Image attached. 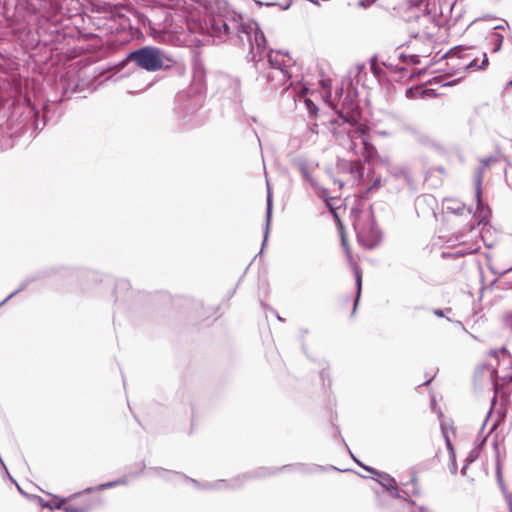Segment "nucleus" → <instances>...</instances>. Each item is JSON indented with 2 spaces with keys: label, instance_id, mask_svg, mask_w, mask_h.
Wrapping results in <instances>:
<instances>
[{
  "label": "nucleus",
  "instance_id": "obj_15",
  "mask_svg": "<svg viewBox=\"0 0 512 512\" xmlns=\"http://www.w3.org/2000/svg\"><path fill=\"white\" fill-rule=\"evenodd\" d=\"M126 483L127 482H126L125 479H118V480H115V481H110V482L101 484V485L97 486L96 488H87L85 490V492H91V491H94V490L101 491V490H104V489H107V488L114 487L116 485L126 484Z\"/></svg>",
  "mask_w": 512,
  "mask_h": 512
},
{
  "label": "nucleus",
  "instance_id": "obj_26",
  "mask_svg": "<svg viewBox=\"0 0 512 512\" xmlns=\"http://www.w3.org/2000/svg\"><path fill=\"white\" fill-rule=\"evenodd\" d=\"M375 1H376V0H361V1L359 2V5H360L361 7H364V8H365V7H368V6H370L371 4H373Z\"/></svg>",
  "mask_w": 512,
  "mask_h": 512
},
{
  "label": "nucleus",
  "instance_id": "obj_8",
  "mask_svg": "<svg viewBox=\"0 0 512 512\" xmlns=\"http://www.w3.org/2000/svg\"><path fill=\"white\" fill-rule=\"evenodd\" d=\"M376 160L377 164L383 167L388 173L394 177L406 176V168L397 163L391 155H378V153L372 158Z\"/></svg>",
  "mask_w": 512,
  "mask_h": 512
},
{
  "label": "nucleus",
  "instance_id": "obj_5",
  "mask_svg": "<svg viewBox=\"0 0 512 512\" xmlns=\"http://www.w3.org/2000/svg\"><path fill=\"white\" fill-rule=\"evenodd\" d=\"M358 242L365 248L372 249L381 241V232L377 228L371 211L361 213L354 222Z\"/></svg>",
  "mask_w": 512,
  "mask_h": 512
},
{
  "label": "nucleus",
  "instance_id": "obj_36",
  "mask_svg": "<svg viewBox=\"0 0 512 512\" xmlns=\"http://www.w3.org/2000/svg\"><path fill=\"white\" fill-rule=\"evenodd\" d=\"M55 497H56V496H53L52 501H49V503H51L52 505H55Z\"/></svg>",
  "mask_w": 512,
  "mask_h": 512
},
{
  "label": "nucleus",
  "instance_id": "obj_34",
  "mask_svg": "<svg viewBox=\"0 0 512 512\" xmlns=\"http://www.w3.org/2000/svg\"><path fill=\"white\" fill-rule=\"evenodd\" d=\"M508 503H509V507H510V512H512V500L510 498L508 500Z\"/></svg>",
  "mask_w": 512,
  "mask_h": 512
},
{
  "label": "nucleus",
  "instance_id": "obj_4",
  "mask_svg": "<svg viewBox=\"0 0 512 512\" xmlns=\"http://www.w3.org/2000/svg\"><path fill=\"white\" fill-rule=\"evenodd\" d=\"M129 59L142 69L157 71L168 68L172 60L159 48L145 46L129 54Z\"/></svg>",
  "mask_w": 512,
  "mask_h": 512
},
{
  "label": "nucleus",
  "instance_id": "obj_38",
  "mask_svg": "<svg viewBox=\"0 0 512 512\" xmlns=\"http://www.w3.org/2000/svg\"><path fill=\"white\" fill-rule=\"evenodd\" d=\"M342 243H343L344 246H346V240H345L344 237H342Z\"/></svg>",
  "mask_w": 512,
  "mask_h": 512
},
{
  "label": "nucleus",
  "instance_id": "obj_32",
  "mask_svg": "<svg viewBox=\"0 0 512 512\" xmlns=\"http://www.w3.org/2000/svg\"><path fill=\"white\" fill-rule=\"evenodd\" d=\"M380 183H381L380 179H376V180L374 181V183H373V187H375V186H380Z\"/></svg>",
  "mask_w": 512,
  "mask_h": 512
},
{
  "label": "nucleus",
  "instance_id": "obj_27",
  "mask_svg": "<svg viewBox=\"0 0 512 512\" xmlns=\"http://www.w3.org/2000/svg\"><path fill=\"white\" fill-rule=\"evenodd\" d=\"M23 287H24V286H21V287H20V288H18L16 291H14V292H12L10 295H8V296L4 299V301H3L1 304L5 303V302H7L9 299H11L14 295H16L19 291H21V290L23 289Z\"/></svg>",
  "mask_w": 512,
  "mask_h": 512
},
{
  "label": "nucleus",
  "instance_id": "obj_17",
  "mask_svg": "<svg viewBox=\"0 0 512 512\" xmlns=\"http://www.w3.org/2000/svg\"><path fill=\"white\" fill-rule=\"evenodd\" d=\"M487 62H488L487 55H486V54H484V55H483V60H482V62H481V65H478V64H477V60H476V59H474V60L470 61L469 63L464 64V65H463V68H465V69H473V70H477V69H479V68H483V67H485V66H486V64H487Z\"/></svg>",
  "mask_w": 512,
  "mask_h": 512
},
{
  "label": "nucleus",
  "instance_id": "obj_1",
  "mask_svg": "<svg viewBox=\"0 0 512 512\" xmlns=\"http://www.w3.org/2000/svg\"><path fill=\"white\" fill-rule=\"evenodd\" d=\"M212 33L217 37L236 33L241 42L248 43L256 69L268 81L276 85H284L289 81L291 57L281 51L273 50L263 56L266 49V38L257 22L244 21L241 16L231 19L219 16L212 21Z\"/></svg>",
  "mask_w": 512,
  "mask_h": 512
},
{
  "label": "nucleus",
  "instance_id": "obj_6",
  "mask_svg": "<svg viewBox=\"0 0 512 512\" xmlns=\"http://www.w3.org/2000/svg\"><path fill=\"white\" fill-rule=\"evenodd\" d=\"M487 166L488 162L482 161L480 167L476 170L474 174L475 196L477 200L478 217L480 218L479 224L484 222L490 214L489 208L485 207L481 201V185L483 181L484 170L486 169Z\"/></svg>",
  "mask_w": 512,
  "mask_h": 512
},
{
  "label": "nucleus",
  "instance_id": "obj_33",
  "mask_svg": "<svg viewBox=\"0 0 512 512\" xmlns=\"http://www.w3.org/2000/svg\"><path fill=\"white\" fill-rule=\"evenodd\" d=\"M406 94H407V96H408V97H412L413 90H412V89H408V90L406 91Z\"/></svg>",
  "mask_w": 512,
  "mask_h": 512
},
{
  "label": "nucleus",
  "instance_id": "obj_29",
  "mask_svg": "<svg viewBox=\"0 0 512 512\" xmlns=\"http://www.w3.org/2000/svg\"><path fill=\"white\" fill-rule=\"evenodd\" d=\"M505 27H509V24L506 21H503L502 24L494 26V31H497L499 29H505Z\"/></svg>",
  "mask_w": 512,
  "mask_h": 512
},
{
  "label": "nucleus",
  "instance_id": "obj_37",
  "mask_svg": "<svg viewBox=\"0 0 512 512\" xmlns=\"http://www.w3.org/2000/svg\"><path fill=\"white\" fill-rule=\"evenodd\" d=\"M455 254H456V255H463V254H464V252H463V251H457Z\"/></svg>",
  "mask_w": 512,
  "mask_h": 512
},
{
  "label": "nucleus",
  "instance_id": "obj_19",
  "mask_svg": "<svg viewBox=\"0 0 512 512\" xmlns=\"http://www.w3.org/2000/svg\"><path fill=\"white\" fill-rule=\"evenodd\" d=\"M354 274H355V279H356V284H357V299H358L360 297L361 287H362V275H361V271L358 266L354 267Z\"/></svg>",
  "mask_w": 512,
  "mask_h": 512
},
{
  "label": "nucleus",
  "instance_id": "obj_13",
  "mask_svg": "<svg viewBox=\"0 0 512 512\" xmlns=\"http://www.w3.org/2000/svg\"><path fill=\"white\" fill-rule=\"evenodd\" d=\"M422 4L423 0H403L398 4L397 9L406 12L414 8L419 9Z\"/></svg>",
  "mask_w": 512,
  "mask_h": 512
},
{
  "label": "nucleus",
  "instance_id": "obj_11",
  "mask_svg": "<svg viewBox=\"0 0 512 512\" xmlns=\"http://www.w3.org/2000/svg\"><path fill=\"white\" fill-rule=\"evenodd\" d=\"M272 207H273L272 194H271V191H270V187L268 186L267 209H266V226H265L263 245H265V243H266V241L268 239V234H269L270 224H271V218H272Z\"/></svg>",
  "mask_w": 512,
  "mask_h": 512
},
{
  "label": "nucleus",
  "instance_id": "obj_3",
  "mask_svg": "<svg viewBox=\"0 0 512 512\" xmlns=\"http://www.w3.org/2000/svg\"><path fill=\"white\" fill-rule=\"evenodd\" d=\"M479 381L497 389L499 385L512 382V358L505 348L492 350L487 357V363L476 371Z\"/></svg>",
  "mask_w": 512,
  "mask_h": 512
},
{
  "label": "nucleus",
  "instance_id": "obj_24",
  "mask_svg": "<svg viewBox=\"0 0 512 512\" xmlns=\"http://www.w3.org/2000/svg\"><path fill=\"white\" fill-rule=\"evenodd\" d=\"M212 487L216 488V489H222V488L228 487V485H227L226 481L219 480L215 484H213Z\"/></svg>",
  "mask_w": 512,
  "mask_h": 512
},
{
  "label": "nucleus",
  "instance_id": "obj_20",
  "mask_svg": "<svg viewBox=\"0 0 512 512\" xmlns=\"http://www.w3.org/2000/svg\"><path fill=\"white\" fill-rule=\"evenodd\" d=\"M447 448L450 452V458H451L450 471L452 474H455L456 470H457L456 459H455V454H454L452 445L450 444L449 440H447Z\"/></svg>",
  "mask_w": 512,
  "mask_h": 512
},
{
  "label": "nucleus",
  "instance_id": "obj_7",
  "mask_svg": "<svg viewBox=\"0 0 512 512\" xmlns=\"http://www.w3.org/2000/svg\"><path fill=\"white\" fill-rule=\"evenodd\" d=\"M66 499L67 502L61 508L64 512H89L93 508V501L81 497V493L74 494Z\"/></svg>",
  "mask_w": 512,
  "mask_h": 512
},
{
  "label": "nucleus",
  "instance_id": "obj_22",
  "mask_svg": "<svg viewBox=\"0 0 512 512\" xmlns=\"http://www.w3.org/2000/svg\"><path fill=\"white\" fill-rule=\"evenodd\" d=\"M321 85L325 88V100L329 102L331 99L330 83H321Z\"/></svg>",
  "mask_w": 512,
  "mask_h": 512
},
{
  "label": "nucleus",
  "instance_id": "obj_16",
  "mask_svg": "<svg viewBox=\"0 0 512 512\" xmlns=\"http://www.w3.org/2000/svg\"><path fill=\"white\" fill-rule=\"evenodd\" d=\"M66 502L67 499H61V497H55V505H52L51 503L46 502L42 499L40 500L41 506L49 509H60Z\"/></svg>",
  "mask_w": 512,
  "mask_h": 512
},
{
  "label": "nucleus",
  "instance_id": "obj_21",
  "mask_svg": "<svg viewBox=\"0 0 512 512\" xmlns=\"http://www.w3.org/2000/svg\"><path fill=\"white\" fill-rule=\"evenodd\" d=\"M499 273L500 274L512 273V267L507 269V270H504L502 272H499ZM503 285H504L505 288H512V280L506 279L503 282Z\"/></svg>",
  "mask_w": 512,
  "mask_h": 512
},
{
  "label": "nucleus",
  "instance_id": "obj_23",
  "mask_svg": "<svg viewBox=\"0 0 512 512\" xmlns=\"http://www.w3.org/2000/svg\"><path fill=\"white\" fill-rule=\"evenodd\" d=\"M305 104L310 112H315L317 110L315 104L310 99L306 98Z\"/></svg>",
  "mask_w": 512,
  "mask_h": 512
},
{
  "label": "nucleus",
  "instance_id": "obj_35",
  "mask_svg": "<svg viewBox=\"0 0 512 512\" xmlns=\"http://www.w3.org/2000/svg\"><path fill=\"white\" fill-rule=\"evenodd\" d=\"M419 512H429V511L427 509L421 507V508H419Z\"/></svg>",
  "mask_w": 512,
  "mask_h": 512
},
{
  "label": "nucleus",
  "instance_id": "obj_9",
  "mask_svg": "<svg viewBox=\"0 0 512 512\" xmlns=\"http://www.w3.org/2000/svg\"><path fill=\"white\" fill-rule=\"evenodd\" d=\"M354 460L361 466L363 467L365 470L373 473L374 475L378 476L379 479L377 480L383 487H385L388 491H390V493L394 496V497H398V489H397V486L395 484V480L394 478H392L390 475L388 474H385V473H380L376 470H374L373 468H370L368 466H364L363 464H361L358 460H356L354 458Z\"/></svg>",
  "mask_w": 512,
  "mask_h": 512
},
{
  "label": "nucleus",
  "instance_id": "obj_28",
  "mask_svg": "<svg viewBox=\"0 0 512 512\" xmlns=\"http://www.w3.org/2000/svg\"><path fill=\"white\" fill-rule=\"evenodd\" d=\"M505 324L512 329V313L505 317Z\"/></svg>",
  "mask_w": 512,
  "mask_h": 512
},
{
  "label": "nucleus",
  "instance_id": "obj_10",
  "mask_svg": "<svg viewBox=\"0 0 512 512\" xmlns=\"http://www.w3.org/2000/svg\"><path fill=\"white\" fill-rule=\"evenodd\" d=\"M444 210L446 213L462 215L466 211V207L462 202L458 200L447 199L444 202Z\"/></svg>",
  "mask_w": 512,
  "mask_h": 512
},
{
  "label": "nucleus",
  "instance_id": "obj_2",
  "mask_svg": "<svg viewBox=\"0 0 512 512\" xmlns=\"http://www.w3.org/2000/svg\"><path fill=\"white\" fill-rule=\"evenodd\" d=\"M342 124L335 132L338 144L354 156H363L365 161L371 162L377 154L376 148L369 142L368 128L355 119H348L340 115Z\"/></svg>",
  "mask_w": 512,
  "mask_h": 512
},
{
  "label": "nucleus",
  "instance_id": "obj_30",
  "mask_svg": "<svg viewBox=\"0 0 512 512\" xmlns=\"http://www.w3.org/2000/svg\"><path fill=\"white\" fill-rule=\"evenodd\" d=\"M434 315L437 316V317H444V311L443 310H440V309H435L433 311Z\"/></svg>",
  "mask_w": 512,
  "mask_h": 512
},
{
  "label": "nucleus",
  "instance_id": "obj_12",
  "mask_svg": "<svg viewBox=\"0 0 512 512\" xmlns=\"http://www.w3.org/2000/svg\"><path fill=\"white\" fill-rule=\"evenodd\" d=\"M485 442V439H482L481 442L479 444H477L471 451L470 453L468 454L467 458H466V464L464 465V467L462 468V473L464 474L465 471H466V468L468 466V464L474 462L480 455V452H481V447L482 445L484 444Z\"/></svg>",
  "mask_w": 512,
  "mask_h": 512
},
{
  "label": "nucleus",
  "instance_id": "obj_25",
  "mask_svg": "<svg viewBox=\"0 0 512 512\" xmlns=\"http://www.w3.org/2000/svg\"><path fill=\"white\" fill-rule=\"evenodd\" d=\"M497 480H498V483L501 486L502 490H504V483H503L502 473H501V470H500L499 466L497 467Z\"/></svg>",
  "mask_w": 512,
  "mask_h": 512
},
{
  "label": "nucleus",
  "instance_id": "obj_31",
  "mask_svg": "<svg viewBox=\"0 0 512 512\" xmlns=\"http://www.w3.org/2000/svg\"><path fill=\"white\" fill-rule=\"evenodd\" d=\"M403 504H404V506H405L406 508H408V509H410V508H412V507H413V504H412V503H409V502H407V501H403Z\"/></svg>",
  "mask_w": 512,
  "mask_h": 512
},
{
  "label": "nucleus",
  "instance_id": "obj_14",
  "mask_svg": "<svg viewBox=\"0 0 512 512\" xmlns=\"http://www.w3.org/2000/svg\"><path fill=\"white\" fill-rule=\"evenodd\" d=\"M490 42L493 44V51L498 52L501 49L504 36L497 31L489 35Z\"/></svg>",
  "mask_w": 512,
  "mask_h": 512
},
{
  "label": "nucleus",
  "instance_id": "obj_18",
  "mask_svg": "<svg viewBox=\"0 0 512 512\" xmlns=\"http://www.w3.org/2000/svg\"><path fill=\"white\" fill-rule=\"evenodd\" d=\"M300 172H301V175L303 176V178L305 180H307L313 188H315V189L318 188L317 183L315 182L314 178L311 176L308 168L305 165H302L300 167Z\"/></svg>",
  "mask_w": 512,
  "mask_h": 512
}]
</instances>
